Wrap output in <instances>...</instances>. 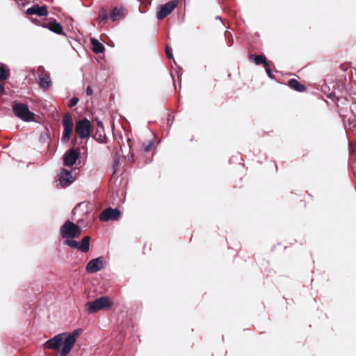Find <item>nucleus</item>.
Returning a JSON list of instances; mask_svg holds the SVG:
<instances>
[{"instance_id":"22","label":"nucleus","mask_w":356,"mask_h":356,"mask_svg":"<svg viewBox=\"0 0 356 356\" xmlns=\"http://www.w3.org/2000/svg\"><path fill=\"white\" fill-rule=\"evenodd\" d=\"M64 243H65V244H66L73 248L79 250V243H78L76 241L66 238V240L65 241Z\"/></svg>"},{"instance_id":"11","label":"nucleus","mask_w":356,"mask_h":356,"mask_svg":"<svg viewBox=\"0 0 356 356\" xmlns=\"http://www.w3.org/2000/svg\"><path fill=\"white\" fill-rule=\"evenodd\" d=\"M103 258L97 257L90 260L86 265V270L89 273H95L103 268Z\"/></svg>"},{"instance_id":"2","label":"nucleus","mask_w":356,"mask_h":356,"mask_svg":"<svg viewBox=\"0 0 356 356\" xmlns=\"http://www.w3.org/2000/svg\"><path fill=\"white\" fill-rule=\"evenodd\" d=\"M127 9L122 5L111 7L107 10L104 7L99 8L96 21L99 24H106L110 19L113 22L122 19L127 15Z\"/></svg>"},{"instance_id":"20","label":"nucleus","mask_w":356,"mask_h":356,"mask_svg":"<svg viewBox=\"0 0 356 356\" xmlns=\"http://www.w3.org/2000/svg\"><path fill=\"white\" fill-rule=\"evenodd\" d=\"M10 76V70L4 64H0V81L6 80Z\"/></svg>"},{"instance_id":"3","label":"nucleus","mask_w":356,"mask_h":356,"mask_svg":"<svg viewBox=\"0 0 356 356\" xmlns=\"http://www.w3.org/2000/svg\"><path fill=\"white\" fill-rule=\"evenodd\" d=\"M113 305L111 299L108 296H102L94 301L85 304V309L88 314H93L102 309H109Z\"/></svg>"},{"instance_id":"10","label":"nucleus","mask_w":356,"mask_h":356,"mask_svg":"<svg viewBox=\"0 0 356 356\" xmlns=\"http://www.w3.org/2000/svg\"><path fill=\"white\" fill-rule=\"evenodd\" d=\"M80 153L77 149H70L67 151L63 156V164L65 166H72L79 159Z\"/></svg>"},{"instance_id":"1","label":"nucleus","mask_w":356,"mask_h":356,"mask_svg":"<svg viewBox=\"0 0 356 356\" xmlns=\"http://www.w3.org/2000/svg\"><path fill=\"white\" fill-rule=\"evenodd\" d=\"M81 333V330H74L72 333H61L56 335L53 338L47 341L44 346L51 350H58L63 345V348L60 351V356H67L71 351L76 337Z\"/></svg>"},{"instance_id":"4","label":"nucleus","mask_w":356,"mask_h":356,"mask_svg":"<svg viewBox=\"0 0 356 356\" xmlns=\"http://www.w3.org/2000/svg\"><path fill=\"white\" fill-rule=\"evenodd\" d=\"M81 234V227L69 220L65 221L60 227V234L63 238H76L79 237Z\"/></svg>"},{"instance_id":"19","label":"nucleus","mask_w":356,"mask_h":356,"mask_svg":"<svg viewBox=\"0 0 356 356\" xmlns=\"http://www.w3.org/2000/svg\"><path fill=\"white\" fill-rule=\"evenodd\" d=\"M90 237L86 236L83 238L81 243L79 244V250L83 252H88L90 248Z\"/></svg>"},{"instance_id":"17","label":"nucleus","mask_w":356,"mask_h":356,"mask_svg":"<svg viewBox=\"0 0 356 356\" xmlns=\"http://www.w3.org/2000/svg\"><path fill=\"white\" fill-rule=\"evenodd\" d=\"M289 86L297 92H305L306 87L295 79H291L288 82Z\"/></svg>"},{"instance_id":"27","label":"nucleus","mask_w":356,"mask_h":356,"mask_svg":"<svg viewBox=\"0 0 356 356\" xmlns=\"http://www.w3.org/2000/svg\"><path fill=\"white\" fill-rule=\"evenodd\" d=\"M92 93H93V90H92L91 86H88L87 87V88H86V94H87V95L90 96V95H92Z\"/></svg>"},{"instance_id":"18","label":"nucleus","mask_w":356,"mask_h":356,"mask_svg":"<svg viewBox=\"0 0 356 356\" xmlns=\"http://www.w3.org/2000/svg\"><path fill=\"white\" fill-rule=\"evenodd\" d=\"M91 44L92 51L96 54L102 53L105 49L104 46L96 39L91 40Z\"/></svg>"},{"instance_id":"8","label":"nucleus","mask_w":356,"mask_h":356,"mask_svg":"<svg viewBox=\"0 0 356 356\" xmlns=\"http://www.w3.org/2000/svg\"><path fill=\"white\" fill-rule=\"evenodd\" d=\"M121 215V212L118 209L108 207L104 209L99 215V220L102 222H107L108 220H116Z\"/></svg>"},{"instance_id":"15","label":"nucleus","mask_w":356,"mask_h":356,"mask_svg":"<svg viewBox=\"0 0 356 356\" xmlns=\"http://www.w3.org/2000/svg\"><path fill=\"white\" fill-rule=\"evenodd\" d=\"M44 28L49 29L52 32L56 34H62L63 33V26L58 23L56 20L45 23L42 26Z\"/></svg>"},{"instance_id":"29","label":"nucleus","mask_w":356,"mask_h":356,"mask_svg":"<svg viewBox=\"0 0 356 356\" xmlns=\"http://www.w3.org/2000/svg\"><path fill=\"white\" fill-rule=\"evenodd\" d=\"M97 140H99V141H100V142H102V143H103V142H104V140H103V138H102V136H100V138L97 139Z\"/></svg>"},{"instance_id":"16","label":"nucleus","mask_w":356,"mask_h":356,"mask_svg":"<svg viewBox=\"0 0 356 356\" xmlns=\"http://www.w3.org/2000/svg\"><path fill=\"white\" fill-rule=\"evenodd\" d=\"M249 60L250 61H253L256 65H263V66H266L268 63L266 60V58L264 55H257V54H250L249 56Z\"/></svg>"},{"instance_id":"7","label":"nucleus","mask_w":356,"mask_h":356,"mask_svg":"<svg viewBox=\"0 0 356 356\" xmlns=\"http://www.w3.org/2000/svg\"><path fill=\"white\" fill-rule=\"evenodd\" d=\"M62 122L63 125V133L61 140L63 143H67L70 140L71 134H72L74 127L72 118L70 113L64 115Z\"/></svg>"},{"instance_id":"23","label":"nucleus","mask_w":356,"mask_h":356,"mask_svg":"<svg viewBox=\"0 0 356 356\" xmlns=\"http://www.w3.org/2000/svg\"><path fill=\"white\" fill-rule=\"evenodd\" d=\"M119 164H120L119 159L118 158L117 156H115L113 159V173H115L117 172Z\"/></svg>"},{"instance_id":"31","label":"nucleus","mask_w":356,"mask_h":356,"mask_svg":"<svg viewBox=\"0 0 356 356\" xmlns=\"http://www.w3.org/2000/svg\"><path fill=\"white\" fill-rule=\"evenodd\" d=\"M146 3H147L148 4H150L151 3V1H145Z\"/></svg>"},{"instance_id":"5","label":"nucleus","mask_w":356,"mask_h":356,"mask_svg":"<svg viewBox=\"0 0 356 356\" xmlns=\"http://www.w3.org/2000/svg\"><path fill=\"white\" fill-rule=\"evenodd\" d=\"M92 130V124L87 118H83L76 122L75 132L81 138L90 136Z\"/></svg>"},{"instance_id":"30","label":"nucleus","mask_w":356,"mask_h":356,"mask_svg":"<svg viewBox=\"0 0 356 356\" xmlns=\"http://www.w3.org/2000/svg\"><path fill=\"white\" fill-rule=\"evenodd\" d=\"M131 161L134 162V154H131Z\"/></svg>"},{"instance_id":"14","label":"nucleus","mask_w":356,"mask_h":356,"mask_svg":"<svg viewBox=\"0 0 356 356\" xmlns=\"http://www.w3.org/2000/svg\"><path fill=\"white\" fill-rule=\"evenodd\" d=\"M38 83L40 88L44 90H48L51 86V79L47 74H42L39 76Z\"/></svg>"},{"instance_id":"12","label":"nucleus","mask_w":356,"mask_h":356,"mask_svg":"<svg viewBox=\"0 0 356 356\" xmlns=\"http://www.w3.org/2000/svg\"><path fill=\"white\" fill-rule=\"evenodd\" d=\"M74 181L72 172L66 169H62L60 173L59 181L62 187H66Z\"/></svg>"},{"instance_id":"21","label":"nucleus","mask_w":356,"mask_h":356,"mask_svg":"<svg viewBox=\"0 0 356 356\" xmlns=\"http://www.w3.org/2000/svg\"><path fill=\"white\" fill-rule=\"evenodd\" d=\"M154 145V143L152 140L145 142L142 144L140 152H149L152 149Z\"/></svg>"},{"instance_id":"24","label":"nucleus","mask_w":356,"mask_h":356,"mask_svg":"<svg viewBox=\"0 0 356 356\" xmlns=\"http://www.w3.org/2000/svg\"><path fill=\"white\" fill-rule=\"evenodd\" d=\"M265 70H266V74H268V76L270 77V78H273V72L270 70V64L269 63H267V65L266 66H264Z\"/></svg>"},{"instance_id":"25","label":"nucleus","mask_w":356,"mask_h":356,"mask_svg":"<svg viewBox=\"0 0 356 356\" xmlns=\"http://www.w3.org/2000/svg\"><path fill=\"white\" fill-rule=\"evenodd\" d=\"M79 102V99L77 97H72L70 101V103L68 104V106L70 107H73L75 105L77 104V103Z\"/></svg>"},{"instance_id":"6","label":"nucleus","mask_w":356,"mask_h":356,"mask_svg":"<svg viewBox=\"0 0 356 356\" xmlns=\"http://www.w3.org/2000/svg\"><path fill=\"white\" fill-rule=\"evenodd\" d=\"M13 109L15 115L24 121H31L34 119V114L29 111L26 104H15Z\"/></svg>"},{"instance_id":"13","label":"nucleus","mask_w":356,"mask_h":356,"mask_svg":"<svg viewBox=\"0 0 356 356\" xmlns=\"http://www.w3.org/2000/svg\"><path fill=\"white\" fill-rule=\"evenodd\" d=\"M47 13V8L45 6H40L38 5H34L26 10L27 15H36L40 17L46 16Z\"/></svg>"},{"instance_id":"26","label":"nucleus","mask_w":356,"mask_h":356,"mask_svg":"<svg viewBox=\"0 0 356 356\" xmlns=\"http://www.w3.org/2000/svg\"><path fill=\"white\" fill-rule=\"evenodd\" d=\"M165 54L169 59L172 58V49L168 46L165 47Z\"/></svg>"},{"instance_id":"28","label":"nucleus","mask_w":356,"mask_h":356,"mask_svg":"<svg viewBox=\"0 0 356 356\" xmlns=\"http://www.w3.org/2000/svg\"><path fill=\"white\" fill-rule=\"evenodd\" d=\"M4 92V87L0 83V93H3Z\"/></svg>"},{"instance_id":"9","label":"nucleus","mask_w":356,"mask_h":356,"mask_svg":"<svg viewBox=\"0 0 356 356\" xmlns=\"http://www.w3.org/2000/svg\"><path fill=\"white\" fill-rule=\"evenodd\" d=\"M175 1H168L164 5H160L158 8L156 17L159 19H163L166 17L177 7Z\"/></svg>"}]
</instances>
